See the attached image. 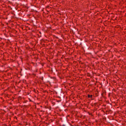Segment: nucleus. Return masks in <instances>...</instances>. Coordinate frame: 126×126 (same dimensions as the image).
Returning <instances> with one entry per match:
<instances>
[{
  "instance_id": "f257e3e1",
  "label": "nucleus",
  "mask_w": 126,
  "mask_h": 126,
  "mask_svg": "<svg viewBox=\"0 0 126 126\" xmlns=\"http://www.w3.org/2000/svg\"><path fill=\"white\" fill-rule=\"evenodd\" d=\"M92 96H93L92 95H90L89 94L88 95V98H92Z\"/></svg>"
},
{
  "instance_id": "7ed1b4c3",
  "label": "nucleus",
  "mask_w": 126,
  "mask_h": 126,
  "mask_svg": "<svg viewBox=\"0 0 126 126\" xmlns=\"http://www.w3.org/2000/svg\"><path fill=\"white\" fill-rule=\"evenodd\" d=\"M15 18L17 19V18H17V17H15Z\"/></svg>"
},
{
  "instance_id": "f03ea898",
  "label": "nucleus",
  "mask_w": 126,
  "mask_h": 126,
  "mask_svg": "<svg viewBox=\"0 0 126 126\" xmlns=\"http://www.w3.org/2000/svg\"><path fill=\"white\" fill-rule=\"evenodd\" d=\"M63 126H65V125H63Z\"/></svg>"
}]
</instances>
